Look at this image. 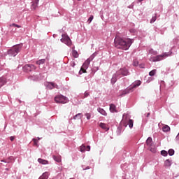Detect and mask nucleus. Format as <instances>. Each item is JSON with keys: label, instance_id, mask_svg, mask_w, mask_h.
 Instances as JSON below:
<instances>
[{"label": "nucleus", "instance_id": "c03bdc74", "mask_svg": "<svg viewBox=\"0 0 179 179\" xmlns=\"http://www.w3.org/2000/svg\"><path fill=\"white\" fill-rule=\"evenodd\" d=\"M10 140L11 141H15V137H13V136H11V137L10 138Z\"/></svg>", "mask_w": 179, "mask_h": 179}, {"label": "nucleus", "instance_id": "39448f33", "mask_svg": "<svg viewBox=\"0 0 179 179\" xmlns=\"http://www.w3.org/2000/svg\"><path fill=\"white\" fill-rule=\"evenodd\" d=\"M55 103H61L62 104H65L68 103V98L64 96L63 95H57L55 97Z\"/></svg>", "mask_w": 179, "mask_h": 179}, {"label": "nucleus", "instance_id": "49530a36", "mask_svg": "<svg viewBox=\"0 0 179 179\" xmlns=\"http://www.w3.org/2000/svg\"><path fill=\"white\" fill-rule=\"evenodd\" d=\"M152 51H153V50H150V52L151 54H152Z\"/></svg>", "mask_w": 179, "mask_h": 179}, {"label": "nucleus", "instance_id": "a878e982", "mask_svg": "<svg viewBox=\"0 0 179 179\" xmlns=\"http://www.w3.org/2000/svg\"><path fill=\"white\" fill-rule=\"evenodd\" d=\"M150 148V152H152V153H156V147H155L153 145Z\"/></svg>", "mask_w": 179, "mask_h": 179}, {"label": "nucleus", "instance_id": "f257e3e1", "mask_svg": "<svg viewBox=\"0 0 179 179\" xmlns=\"http://www.w3.org/2000/svg\"><path fill=\"white\" fill-rule=\"evenodd\" d=\"M134 41L131 38H122L120 36L115 38L114 43L116 48L121 50H129V47L132 45Z\"/></svg>", "mask_w": 179, "mask_h": 179}, {"label": "nucleus", "instance_id": "2eb2a0df", "mask_svg": "<svg viewBox=\"0 0 179 179\" xmlns=\"http://www.w3.org/2000/svg\"><path fill=\"white\" fill-rule=\"evenodd\" d=\"M141 83L142 82H141V80L136 81L131 87L132 90H134V89H135L136 87H138V86H141Z\"/></svg>", "mask_w": 179, "mask_h": 179}, {"label": "nucleus", "instance_id": "f3484780", "mask_svg": "<svg viewBox=\"0 0 179 179\" xmlns=\"http://www.w3.org/2000/svg\"><path fill=\"white\" fill-rule=\"evenodd\" d=\"M36 65H43V64H45V59H42L38 60L36 61Z\"/></svg>", "mask_w": 179, "mask_h": 179}, {"label": "nucleus", "instance_id": "ea45409f", "mask_svg": "<svg viewBox=\"0 0 179 179\" xmlns=\"http://www.w3.org/2000/svg\"><path fill=\"white\" fill-rule=\"evenodd\" d=\"M10 26H13L14 27H17L18 29H20V27H22L20 25H17L16 24H12Z\"/></svg>", "mask_w": 179, "mask_h": 179}, {"label": "nucleus", "instance_id": "bb28decb", "mask_svg": "<svg viewBox=\"0 0 179 179\" xmlns=\"http://www.w3.org/2000/svg\"><path fill=\"white\" fill-rule=\"evenodd\" d=\"M38 6V3H36V1H34L31 5V8L36 9V8H37Z\"/></svg>", "mask_w": 179, "mask_h": 179}, {"label": "nucleus", "instance_id": "412c9836", "mask_svg": "<svg viewBox=\"0 0 179 179\" xmlns=\"http://www.w3.org/2000/svg\"><path fill=\"white\" fill-rule=\"evenodd\" d=\"M38 179H48V173H44Z\"/></svg>", "mask_w": 179, "mask_h": 179}, {"label": "nucleus", "instance_id": "9d476101", "mask_svg": "<svg viewBox=\"0 0 179 179\" xmlns=\"http://www.w3.org/2000/svg\"><path fill=\"white\" fill-rule=\"evenodd\" d=\"M110 113H118L117 110V107L113 103L110 105Z\"/></svg>", "mask_w": 179, "mask_h": 179}, {"label": "nucleus", "instance_id": "c756f323", "mask_svg": "<svg viewBox=\"0 0 179 179\" xmlns=\"http://www.w3.org/2000/svg\"><path fill=\"white\" fill-rule=\"evenodd\" d=\"M150 76H155V75H156V69H154L152 71H151L149 73Z\"/></svg>", "mask_w": 179, "mask_h": 179}, {"label": "nucleus", "instance_id": "4be33fe9", "mask_svg": "<svg viewBox=\"0 0 179 179\" xmlns=\"http://www.w3.org/2000/svg\"><path fill=\"white\" fill-rule=\"evenodd\" d=\"M72 55L74 58H78V57H79V53H78V51L73 50Z\"/></svg>", "mask_w": 179, "mask_h": 179}, {"label": "nucleus", "instance_id": "8fccbe9b", "mask_svg": "<svg viewBox=\"0 0 179 179\" xmlns=\"http://www.w3.org/2000/svg\"><path fill=\"white\" fill-rule=\"evenodd\" d=\"M78 1H80V0H78Z\"/></svg>", "mask_w": 179, "mask_h": 179}, {"label": "nucleus", "instance_id": "f704fd0d", "mask_svg": "<svg viewBox=\"0 0 179 179\" xmlns=\"http://www.w3.org/2000/svg\"><path fill=\"white\" fill-rule=\"evenodd\" d=\"M161 155L162 156H167V155H168L167 151H166V150L161 151Z\"/></svg>", "mask_w": 179, "mask_h": 179}, {"label": "nucleus", "instance_id": "b1692460", "mask_svg": "<svg viewBox=\"0 0 179 179\" xmlns=\"http://www.w3.org/2000/svg\"><path fill=\"white\" fill-rule=\"evenodd\" d=\"M86 69H87L85 68V67H83V66H82V67L79 71L80 75H82V73H86Z\"/></svg>", "mask_w": 179, "mask_h": 179}, {"label": "nucleus", "instance_id": "e433bc0d", "mask_svg": "<svg viewBox=\"0 0 179 179\" xmlns=\"http://www.w3.org/2000/svg\"><path fill=\"white\" fill-rule=\"evenodd\" d=\"M31 71H35V69H37V67L34 66V64H30Z\"/></svg>", "mask_w": 179, "mask_h": 179}, {"label": "nucleus", "instance_id": "6ab92c4d", "mask_svg": "<svg viewBox=\"0 0 179 179\" xmlns=\"http://www.w3.org/2000/svg\"><path fill=\"white\" fill-rule=\"evenodd\" d=\"M99 127H101V128H102V129H106V131H108L107 124H106L105 123H100Z\"/></svg>", "mask_w": 179, "mask_h": 179}, {"label": "nucleus", "instance_id": "393cba45", "mask_svg": "<svg viewBox=\"0 0 179 179\" xmlns=\"http://www.w3.org/2000/svg\"><path fill=\"white\" fill-rule=\"evenodd\" d=\"M129 128H133L134 127V120H129L128 122Z\"/></svg>", "mask_w": 179, "mask_h": 179}, {"label": "nucleus", "instance_id": "423d86ee", "mask_svg": "<svg viewBox=\"0 0 179 179\" xmlns=\"http://www.w3.org/2000/svg\"><path fill=\"white\" fill-rule=\"evenodd\" d=\"M168 53H164L163 55H157L156 57H152L150 58V61L152 62H157L158 61H162V59H163V58H166V57H169Z\"/></svg>", "mask_w": 179, "mask_h": 179}, {"label": "nucleus", "instance_id": "1a4fd4ad", "mask_svg": "<svg viewBox=\"0 0 179 179\" xmlns=\"http://www.w3.org/2000/svg\"><path fill=\"white\" fill-rule=\"evenodd\" d=\"M146 144L149 146V148H152V146H153V140L151 137L148 138L146 141Z\"/></svg>", "mask_w": 179, "mask_h": 179}, {"label": "nucleus", "instance_id": "aec40b11", "mask_svg": "<svg viewBox=\"0 0 179 179\" xmlns=\"http://www.w3.org/2000/svg\"><path fill=\"white\" fill-rule=\"evenodd\" d=\"M162 131L164 132H169V131H170V127H169L168 125H164L163 127H162Z\"/></svg>", "mask_w": 179, "mask_h": 179}, {"label": "nucleus", "instance_id": "5701e85b", "mask_svg": "<svg viewBox=\"0 0 179 179\" xmlns=\"http://www.w3.org/2000/svg\"><path fill=\"white\" fill-rule=\"evenodd\" d=\"M24 69H26L28 72H31V69L30 64H26L24 66Z\"/></svg>", "mask_w": 179, "mask_h": 179}, {"label": "nucleus", "instance_id": "c85d7f7f", "mask_svg": "<svg viewBox=\"0 0 179 179\" xmlns=\"http://www.w3.org/2000/svg\"><path fill=\"white\" fill-rule=\"evenodd\" d=\"M157 19V15L155 14V15L152 17V19L150 20V23H155V22H156Z\"/></svg>", "mask_w": 179, "mask_h": 179}, {"label": "nucleus", "instance_id": "7ed1b4c3", "mask_svg": "<svg viewBox=\"0 0 179 179\" xmlns=\"http://www.w3.org/2000/svg\"><path fill=\"white\" fill-rule=\"evenodd\" d=\"M22 47V45H15L8 51V55H11V57H16V55L20 52Z\"/></svg>", "mask_w": 179, "mask_h": 179}, {"label": "nucleus", "instance_id": "de8ad7c7", "mask_svg": "<svg viewBox=\"0 0 179 179\" xmlns=\"http://www.w3.org/2000/svg\"><path fill=\"white\" fill-rule=\"evenodd\" d=\"M149 115H150V113H148V115H147V117H149Z\"/></svg>", "mask_w": 179, "mask_h": 179}, {"label": "nucleus", "instance_id": "4c0bfd02", "mask_svg": "<svg viewBox=\"0 0 179 179\" xmlns=\"http://www.w3.org/2000/svg\"><path fill=\"white\" fill-rule=\"evenodd\" d=\"M85 117H87V120H90L92 115L90 113H85Z\"/></svg>", "mask_w": 179, "mask_h": 179}, {"label": "nucleus", "instance_id": "0eeeda50", "mask_svg": "<svg viewBox=\"0 0 179 179\" xmlns=\"http://www.w3.org/2000/svg\"><path fill=\"white\" fill-rule=\"evenodd\" d=\"M132 92H134V90H132L131 87L127 88L126 90L121 92L120 96L122 97V96H125V94H128L129 93H132Z\"/></svg>", "mask_w": 179, "mask_h": 179}, {"label": "nucleus", "instance_id": "9b49d317", "mask_svg": "<svg viewBox=\"0 0 179 179\" xmlns=\"http://www.w3.org/2000/svg\"><path fill=\"white\" fill-rule=\"evenodd\" d=\"M52 159H54L55 162H57V163H61V162H62V160L61 159L60 155H57V156L53 155Z\"/></svg>", "mask_w": 179, "mask_h": 179}, {"label": "nucleus", "instance_id": "6e6552de", "mask_svg": "<svg viewBox=\"0 0 179 179\" xmlns=\"http://www.w3.org/2000/svg\"><path fill=\"white\" fill-rule=\"evenodd\" d=\"M48 89H50V90L52 89H58V85L54 83H48L47 85Z\"/></svg>", "mask_w": 179, "mask_h": 179}, {"label": "nucleus", "instance_id": "cd10ccee", "mask_svg": "<svg viewBox=\"0 0 179 179\" xmlns=\"http://www.w3.org/2000/svg\"><path fill=\"white\" fill-rule=\"evenodd\" d=\"M78 118H82V113H78L73 117V120H78Z\"/></svg>", "mask_w": 179, "mask_h": 179}, {"label": "nucleus", "instance_id": "a18cd8bd", "mask_svg": "<svg viewBox=\"0 0 179 179\" xmlns=\"http://www.w3.org/2000/svg\"><path fill=\"white\" fill-rule=\"evenodd\" d=\"M39 1H40V0H35L34 2H36V3H38Z\"/></svg>", "mask_w": 179, "mask_h": 179}, {"label": "nucleus", "instance_id": "20e7f679", "mask_svg": "<svg viewBox=\"0 0 179 179\" xmlns=\"http://www.w3.org/2000/svg\"><path fill=\"white\" fill-rule=\"evenodd\" d=\"M62 37L61 38L62 43H64L69 47L72 45V41H71V38H69V36L66 34H63L62 35Z\"/></svg>", "mask_w": 179, "mask_h": 179}, {"label": "nucleus", "instance_id": "f8f14e48", "mask_svg": "<svg viewBox=\"0 0 179 179\" xmlns=\"http://www.w3.org/2000/svg\"><path fill=\"white\" fill-rule=\"evenodd\" d=\"M38 162L40 164H43V165H45V164H48L49 162L48 160H45V159H43L41 158H39L38 159Z\"/></svg>", "mask_w": 179, "mask_h": 179}, {"label": "nucleus", "instance_id": "72a5a7b5", "mask_svg": "<svg viewBox=\"0 0 179 179\" xmlns=\"http://www.w3.org/2000/svg\"><path fill=\"white\" fill-rule=\"evenodd\" d=\"M33 142H34V146H38V140L36 139V138H34L33 139Z\"/></svg>", "mask_w": 179, "mask_h": 179}, {"label": "nucleus", "instance_id": "f03ea898", "mask_svg": "<svg viewBox=\"0 0 179 179\" xmlns=\"http://www.w3.org/2000/svg\"><path fill=\"white\" fill-rule=\"evenodd\" d=\"M128 69L127 68H122L120 69L119 71H117L115 74L113 75L112 79H111V83L114 85L115 82H117V79L118 78V76H120L122 75V76H127L128 75Z\"/></svg>", "mask_w": 179, "mask_h": 179}, {"label": "nucleus", "instance_id": "2f4dec72", "mask_svg": "<svg viewBox=\"0 0 179 179\" xmlns=\"http://www.w3.org/2000/svg\"><path fill=\"white\" fill-rule=\"evenodd\" d=\"M80 152H85L86 150V146H85L84 145H81L80 147Z\"/></svg>", "mask_w": 179, "mask_h": 179}, {"label": "nucleus", "instance_id": "ddd939ff", "mask_svg": "<svg viewBox=\"0 0 179 179\" xmlns=\"http://www.w3.org/2000/svg\"><path fill=\"white\" fill-rule=\"evenodd\" d=\"M90 61H92L90 59H87L84 64H83V68H89V65H90Z\"/></svg>", "mask_w": 179, "mask_h": 179}, {"label": "nucleus", "instance_id": "a211bd4d", "mask_svg": "<svg viewBox=\"0 0 179 179\" xmlns=\"http://www.w3.org/2000/svg\"><path fill=\"white\" fill-rule=\"evenodd\" d=\"M164 166L166 167H170V166H171V161L170 159H166L164 162Z\"/></svg>", "mask_w": 179, "mask_h": 179}, {"label": "nucleus", "instance_id": "7c9ffc66", "mask_svg": "<svg viewBox=\"0 0 179 179\" xmlns=\"http://www.w3.org/2000/svg\"><path fill=\"white\" fill-rule=\"evenodd\" d=\"M133 65H134V66H138V65H139V62H138V60H136V59H134L133 61Z\"/></svg>", "mask_w": 179, "mask_h": 179}, {"label": "nucleus", "instance_id": "58836bf2", "mask_svg": "<svg viewBox=\"0 0 179 179\" xmlns=\"http://www.w3.org/2000/svg\"><path fill=\"white\" fill-rule=\"evenodd\" d=\"M89 96H90V94L87 92H85L84 93V99L86 98V97H89Z\"/></svg>", "mask_w": 179, "mask_h": 179}, {"label": "nucleus", "instance_id": "a19ab883", "mask_svg": "<svg viewBox=\"0 0 179 179\" xmlns=\"http://www.w3.org/2000/svg\"><path fill=\"white\" fill-rule=\"evenodd\" d=\"M85 150H87V152L90 151V145H87V147H85Z\"/></svg>", "mask_w": 179, "mask_h": 179}, {"label": "nucleus", "instance_id": "79ce46f5", "mask_svg": "<svg viewBox=\"0 0 179 179\" xmlns=\"http://www.w3.org/2000/svg\"><path fill=\"white\" fill-rule=\"evenodd\" d=\"M75 65H76L75 62H71V66L73 68L75 67Z\"/></svg>", "mask_w": 179, "mask_h": 179}, {"label": "nucleus", "instance_id": "09e8293b", "mask_svg": "<svg viewBox=\"0 0 179 179\" xmlns=\"http://www.w3.org/2000/svg\"><path fill=\"white\" fill-rule=\"evenodd\" d=\"M139 1V2H142V1H143V0H138Z\"/></svg>", "mask_w": 179, "mask_h": 179}, {"label": "nucleus", "instance_id": "473e14b6", "mask_svg": "<svg viewBox=\"0 0 179 179\" xmlns=\"http://www.w3.org/2000/svg\"><path fill=\"white\" fill-rule=\"evenodd\" d=\"M168 153H169V156H173V155H174V150L170 149V150L168 151Z\"/></svg>", "mask_w": 179, "mask_h": 179}, {"label": "nucleus", "instance_id": "4468645a", "mask_svg": "<svg viewBox=\"0 0 179 179\" xmlns=\"http://www.w3.org/2000/svg\"><path fill=\"white\" fill-rule=\"evenodd\" d=\"M97 111L99 112V113L101 114L102 115L107 117V112H106V110H104V109H103L101 108H99L97 109Z\"/></svg>", "mask_w": 179, "mask_h": 179}, {"label": "nucleus", "instance_id": "dca6fc26", "mask_svg": "<svg viewBox=\"0 0 179 179\" xmlns=\"http://www.w3.org/2000/svg\"><path fill=\"white\" fill-rule=\"evenodd\" d=\"M6 83V78H0V88L3 86Z\"/></svg>", "mask_w": 179, "mask_h": 179}, {"label": "nucleus", "instance_id": "c9c22d12", "mask_svg": "<svg viewBox=\"0 0 179 179\" xmlns=\"http://www.w3.org/2000/svg\"><path fill=\"white\" fill-rule=\"evenodd\" d=\"M93 19H94L93 15H90V17L89 19H88V23H89V24H90V23H92V20H93Z\"/></svg>", "mask_w": 179, "mask_h": 179}, {"label": "nucleus", "instance_id": "37998d69", "mask_svg": "<svg viewBox=\"0 0 179 179\" xmlns=\"http://www.w3.org/2000/svg\"><path fill=\"white\" fill-rule=\"evenodd\" d=\"M139 68H142V69L145 68V64H139Z\"/></svg>", "mask_w": 179, "mask_h": 179}]
</instances>
